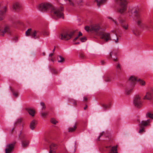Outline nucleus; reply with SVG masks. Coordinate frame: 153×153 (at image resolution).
Listing matches in <instances>:
<instances>
[{
  "label": "nucleus",
  "instance_id": "nucleus-1",
  "mask_svg": "<svg viewBox=\"0 0 153 153\" xmlns=\"http://www.w3.org/2000/svg\"><path fill=\"white\" fill-rule=\"evenodd\" d=\"M38 9L41 11L50 12L52 17L56 19H64L63 7H56L48 3H42L38 6Z\"/></svg>",
  "mask_w": 153,
  "mask_h": 153
},
{
  "label": "nucleus",
  "instance_id": "nucleus-2",
  "mask_svg": "<svg viewBox=\"0 0 153 153\" xmlns=\"http://www.w3.org/2000/svg\"><path fill=\"white\" fill-rule=\"evenodd\" d=\"M131 12L132 15L131 16L134 17V19L137 21L138 25L141 26L142 22L143 20V18L140 15L138 10L136 8H133L131 10Z\"/></svg>",
  "mask_w": 153,
  "mask_h": 153
},
{
  "label": "nucleus",
  "instance_id": "nucleus-3",
  "mask_svg": "<svg viewBox=\"0 0 153 153\" xmlns=\"http://www.w3.org/2000/svg\"><path fill=\"white\" fill-rule=\"evenodd\" d=\"M115 2L119 5L117 11L121 14L123 13L127 10L128 1L126 0H115Z\"/></svg>",
  "mask_w": 153,
  "mask_h": 153
},
{
  "label": "nucleus",
  "instance_id": "nucleus-4",
  "mask_svg": "<svg viewBox=\"0 0 153 153\" xmlns=\"http://www.w3.org/2000/svg\"><path fill=\"white\" fill-rule=\"evenodd\" d=\"M39 32L38 30H32L31 28L28 29L25 32L27 36L30 35L32 38L36 39L39 36Z\"/></svg>",
  "mask_w": 153,
  "mask_h": 153
},
{
  "label": "nucleus",
  "instance_id": "nucleus-5",
  "mask_svg": "<svg viewBox=\"0 0 153 153\" xmlns=\"http://www.w3.org/2000/svg\"><path fill=\"white\" fill-rule=\"evenodd\" d=\"M75 32L74 31L71 32L70 33H63L59 36V38L62 40H68L74 35Z\"/></svg>",
  "mask_w": 153,
  "mask_h": 153
},
{
  "label": "nucleus",
  "instance_id": "nucleus-6",
  "mask_svg": "<svg viewBox=\"0 0 153 153\" xmlns=\"http://www.w3.org/2000/svg\"><path fill=\"white\" fill-rule=\"evenodd\" d=\"M134 105L137 108H140L142 106V103L141 97L139 95H136L134 97L133 100Z\"/></svg>",
  "mask_w": 153,
  "mask_h": 153
},
{
  "label": "nucleus",
  "instance_id": "nucleus-7",
  "mask_svg": "<svg viewBox=\"0 0 153 153\" xmlns=\"http://www.w3.org/2000/svg\"><path fill=\"white\" fill-rule=\"evenodd\" d=\"M143 99L152 100L153 99V88H149L146 91V94L144 97Z\"/></svg>",
  "mask_w": 153,
  "mask_h": 153
},
{
  "label": "nucleus",
  "instance_id": "nucleus-8",
  "mask_svg": "<svg viewBox=\"0 0 153 153\" xmlns=\"http://www.w3.org/2000/svg\"><path fill=\"white\" fill-rule=\"evenodd\" d=\"M99 36L101 39H103L105 42L111 40L110 35L109 33H105L103 31L101 32L99 34Z\"/></svg>",
  "mask_w": 153,
  "mask_h": 153
},
{
  "label": "nucleus",
  "instance_id": "nucleus-9",
  "mask_svg": "<svg viewBox=\"0 0 153 153\" xmlns=\"http://www.w3.org/2000/svg\"><path fill=\"white\" fill-rule=\"evenodd\" d=\"M7 10L6 7H0V21L2 20L5 18Z\"/></svg>",
  "mask_w": 153,
  "mask_h": 153
},
{
  "label": "nucleus",
  "instance_id": "nucleus-10",
  "mask_svg": "<svg viewBox=\"0 0 153 153\" xmlns=\"http://www.w3.org/2000/svg\"><path fill=\"white\" fill-rule=\"evenodd\" d=\"M10 34V31L9 28L7 26H6L2 28L0 25V36H3L6 33Z\"/></svg>",
  "mask_w": 153,
  "mask_h": 153
},
{
  "label": "nucleus",
  "instance_id": "nucleus-11",
  "mask_svg": "<svg viewBox=\"0 0 153 153\" xmlns=\"http://www.w3.org/2000/svg\"><path fill=\"white\" fill-rule=\"evenodd\" d=\"M100 28L99 25H94L91 27V32H95L99 36L100 33L102 31H100Z\"/></svg>",
  "mask_w": 153,
  "mask_h": 153
},
{
  "label": "nucleus",
  "instance_id": "nucleus-12",
  "mask_svg": "<svg viewBox=\"0 0 153 153\" xmlns=\"http://www.w3.org/2000/svg\"><path fill=\"white\" fill-rule=\"evenodd\" d=\"M16 143L8 144L6 146V148L5 149V153H11Z\"/></svg>",
  "mask_w": 153,
  "mask_h": 153
},
{
  "label": "nucleus",
  "instance_id": "nucleus-13",
  "mask_svg": "<svg viewBox=\"0 0 153 153\" xmlns=\"http://www.w3.org/2000/svg\"><path fill=\"white\" fill-rule=\"evenodd\" d=\"M58 145L56 144L52 143L50 146L49 153H56V150L58 148Z\"/></svg>",
  "mask_w": 153,
  "mask_h": 153
},
{
  "label": "nucleus",
  "instance_id": "nucleus-14",
  "mask_svg": "<svg viewBox=\"0 0 153 153\" xmlns=\"http://www.w3.org/2000/svg\"><path fill=\"white\" fill-rule=\"evenodd\" d=\"M128 82L130 83L131 86L134 87L135 86V83L137 80L136 77L133 76H131L128 78Z\"/></svg>",
  "mask_w": 153,
  "mask_h": 153
},
{
  "label": "nucleus",
  "instance_id": "nucleus-15",
  "mask_svg": "<svg viewBox=\"0 0 153 153\" xmlns=\"http://www.w3.org/2000/svg\"><path fill=\"white\" fill-rule=\"evenodd\" d=\"M120 23L121 24L122 27L125 30H127L128 28V25L127 23L125 22V20L123 19H119Z\"/></svg>",
  "mask_w": 153,
  "mask_h": 153
},
{
  "label": "nucleus",
  "instance_id": "nucleus-16",
  "mask_svg": "<svg viewBox=\"0 0 153 153\" xmlns=\"http://www.w3.org/2000/svg\"><path fill=\"white\" fill-rule=\"evenodd\" d=\"M21 6L20 4L18 2H15L12 5V9L15 11H19L20 9Z\"/></svg>",
  "mask_w": 153,
  "mask_h": 153
},
{
  "label": "nucleus",
  "instance_id": "nucleus-17",
  "mask_svg": "<svg viewBox=\"0 0 153 153\" xmlns=\"http://www.w3.org/2000/svg\"><path fill=\"white\" fill-rule=\"evenodd\" d=\"M151 122V120L148 119L146 121H142L139 124L140 127L141 128V127L146 126L150 125L149 124Z\"/></svg>",
  "mask_w": 153,
  "mask_h": 153
},
{
  "label": "nucleus",
  "instance_id": "nucleus-18",
  "mask_svg": "<svg viewBox=\"0 0 153 153\" xmlns=\"http://www.w3.org/2000/svg\"><path fill=\"white\" fill-rule=\"evenodd\" d=\"M111 32L114 33V34L112 35V38L113 40L115 43H117L118 41V38L117 37L116 30H113L111 31Z\"/></svg>",
  "mask_w": 153,
  "mask_h": 153
},
{
  "label": "nucleus",
  "instance_id": "nucleus-19",
  "mask_svg": "<svg viewBox=\"0 0 153 153\" xmlns=\"http://www.w3.org/2000/svg\"><path fill=\"white\" fill-rule=\"evenodd\" d=\"M37 124V121L36 120H33L31 121L30 125V128L32 130H33L35 128Z\"/></svg>",
  "mask_w": 153,
  "mask_h": 153
},
{
  "label": "nucleus",
  "instance_id": "nucleus-20",
  "mask_svg": "<svg viewBox=\"0 0 153 153\" xmlns=\"http://www.w3.org/2000/svg\"><path fill=\"white\" fill-rule=\"evenodd\" d=\"M29 143V140L27 139H24L22 141V147H26L28 146Z\"/></svg>",
  "mask_w": 153,
  "mask_h": 153
},
{
  "label": "nucleus",
  "instance_id": "nucleus-21",
  "mask_svg": "<svg viewBox=\"0 0 153 153\" xmlns=\"http://www.w3.org/2000/svg\"><path fill=\"white\" fill-rule=\"evenodd\" d=\"M107 1V0H95V1L97 2V5L100 7L101 4L105 3Z\"/></svg>",
  "mask_w": 153,
  "mask_h": 153
},
{
  "label": "nucleus",
  "instance_id": "nucleus-22",
  "mask_svg": "<svg viewBox=\"0 0 153 153\" xmlns=\"http://www.w3.org/2000/svg\"><path fill=\"white\" fill-rule=\"evenodd\" d=\"M134 85L133 86H131V88L130 89L126 88L125 89V92L126 94L129 95L131 92L132 90L134 88Z\"/></svg>",
  "mask_w": 153,
  "mask_h": 153
},
{
  "label": "nucleus",
  "instance_id": "nucleus-23",
  "mask_svg": "<svg viewBox=\"0 0 153 153\" xmlns=\"http://www.w3.org/2000/svg\"><path fill=\"white\" fill-rule=\"evenodd\" d=\"M133 33L136 36H138L139 35V32L136 28H134L132 29Z\"/></svg>",
  "mask_w": 153,
  "mask_h": 153
},
{
  "label": "nucleus",
  "instance_id": "nucleus-24",
  "mask_svg": "<svg viewBox=\"0 0 153 153\" xmlns=\"http://www.w3.org/2000/svg\"><path fill=\"white\" fill-rule=\"evenodd\" d=\"M108 153H117V147L115 146L112 147Z\"/></svg>",
  "mask_w": 153,
  "mask_h": 153
},
{
  "label": "nucleus",
  "instance_id": "nucleus-25",
  "mask_svg": "<svg viewBox=\"0 0 153 153\" xmlns=\"http://www.w3.org/2000/svg\"><path fill=\"white\" fill-rule=\"evenodd\" d=\"M76 128V123H75L73 127H70L68 128V131L69 132H73L75 130Z\"/></svg>",
  "mask_w": 153,
  "mask_h": 153
},
{
  "label": "nucleus",
  "instance_id": "nucleus-26",
  "mask_svg": "<svg viewBox=\"0 0 153 153\" xmlns=\"http://www.w3.org/2000/svg\"><path fill=\"white\" fill-rule=\"evenodd\" d=\"M27 111L29 114L32 116H33L34 115L35 111L31 108H29L27 109Z\"/></svg>",
  "mask_w": 153,
  "mask_h": 153
},
{
  "label": "nucleus",
  "instance_id": "nucleus-27",
  "mask_svg": "<svg viewBox=\"0 0 153 153\" xmlns=\"http://www.w3.org/2000/svg\"><path fill=\"white\" fill-rule=\"evenodd\" d=\"M117 71L118 73H120L121 70L120 65L119 63H117L116 66Z\"/></svg>",
  "mask_w": 153,
  "mask_h": 153
},
{
  "label": "nucleus",
  "instance_id": "nucleus-28",
  "mask_svg": "<svg viewBox=\"0 0 153 153\" xmlns=\"http://www.w3.org/2000/svg\"><path fill=\"white\" fill-rule=\"evenodd\" d=\"M11 91L13 93V94L14 97H18L19 95L18 92L17 91H14L11 90Z\"/></svg>",
  "mask_w": 153,
  "mask_h": 153
},
{
  "label": "nucleus",
  "instance_id": "nucleus-29",
  "mask_svg": "<svg viewBox=\"0 0 153 153\" xmlns=\"http://www.w3.org/2000/svg\"><path fill=\"white\" fill-rule=\"evenodd\" d=\"M64 58L62 56H59L58 58V61L59 62H61L64 61Z\"/></svg>",
  "mask_w": 153,
  "mask_h": 153
},
{
  "label": "nucleus",
  "instance_id": "nucleus-30",
  "mask_svg": "<svg viewBox=\"0 0 153 153\" xmlns=\"http://www.w3.org/2000/svg\"><path fill=\"white\" fill-rule=\"evenodd\" d=\"M105 80L106 82H109L111 81V78L108 75H105Z\"/></svg>",
  "mask_w": 153,
  "mask_h": 153
},
{
  "label": "nucleus",
  "instance_id": "nucleus-31",
  "mask_svg": "<svg viewBox=\"0 0 153 153\" xmlns=\"http://www.w3.org/2000/svg\"><path fill=\"white\" fill-rule=\"evenodd\" d=\"M140 84L144 86L145 85V82L142 79H139L138 80Z\"/></svg>",
  "mask_w": 153,
  "mask_h": 153
},
{
  "label": "nucleus",
  "instance_id": "nucleus-32",
  "mask_svg": "<svg viewBox=\"0 0 153 153\" xmlns=\"http://www.w3.org/2000/svg\"><path fill=\"white\" fill-rule=\"evenodd\" d=\"M111 104L110 103L109 104V105H106L104 104H102V106L105 109H106L107 108H109L110 107Z\"/></svg>",
  "mask_w": 153,
  "mask_h": 153
},
{
  "label": "nucleus",
  "instance_id": "nucleus-33",
  "mask_svg": "<svg viewBox=\"0 0 153 153\" xmlns=\"http://www.w3.org/2000/svg\"><path fill=\"white\" fill-rule=\"evenodd\" d=\"M146 117H149L150 118L153 119V114L150 113H147L146 114Z\"/></svg>",
  "mask_w": 153,
  "mask_h": 153
},
{
  "label": "nucleus",
  "instance_id": "nucleus-34",
  "mask_svg": "<svg viewBox=\"0 0 153 153\" xmlns=\"http://www.w3.org/2000/svg\"><path fill=\"white\" fill-rule=\"evenodd\" d=\"M51 70L52 73L53 74H56L58 73L57 71H56L54 68H51Z\"/></svg>",
  "mask_w": 153,
  "mask_h": 153
},
{
  "label": "nucleus",
  "instance_id": "nucleus-35",
  "mask_svg": "<svg viewBox=\"0 0 153 153\" xmlns=\"http://www.w3.org/2000/svg\"><path fill=\"white\" fill-rule=\"evenodd\" d=\"M82 35V33L81 32H79L78 36H77V37H76V38H75V39H74L73 40V41H75L76 40L78 39L79 36H81Z\"/></svg>",
  "mask_w": 153,
  "mask_h": 153
},
{
  "label": "nucleus",
  "instance_id": "nucleus-36",
  "mask_svg": "<svg viewBox=\"0 0 153 153\" xmlns=\"http://www.w3.org/2000/svg\"><path fill=\"white\" fill-rule=\"evenodd\" d=\"M51 123L54 124H56L57 122L53 118H52L51 119Z\"/></svg>",
  "mask_w": 153,
  "mask_h": 153
},
{
  "label": "nucleus",
  "instance_id": "nucleus-37",
  "mask_svg": "<svg viewBox=\"0 0 153 153\" xmlns=\"http://www.w3.org/2000/svg\"><path fill=\"white\" fill-rule=\"evenodd\" d=\"M86 40V38L85 37H83L80 39V40L82 42H85Z\"/></svg>",
  "mask_w": 153,
  "mask_h": 153
},
{
  "label": "nucleus",
  "instance_id": "nucleus-38",
  "mask_svg": "<svg viewBox=\"0 0 153 153\" xmlns=\"http://www.w3.org/2000/svg\"><path fill=\"white\" fill-rule=\"evenodd\" d=\"M140 129L139 131V133H142L143 132L145 131V130H144V128L143 127H141V128L140 127Z\"/></svg>",
  "mask_w": 153,
  "mask_h": 153
},
{
  "label": "nucleus",
  "instance_id": "nucleus-39",
  "mask_svg": "<svg viewBox=\"0 0 153 153\" xmlns=\"http://www.w3.org/2000/svg\"><path fill=\"white\" fill-rule=\"evenodd\" d=\"M114 55V56H115L116 55V53L114 52H111L110 54V57L111 58H112V55Z\"/></svg>",
  "mask_w": 153,
  "mask_h": 153
},
{
  "label": "nucleus",
  "instance_id": "nucleus-40",
  "mask_svg": "<svg viewBox=\"0 0 153 153\" xmlns=\"http://www.w3.org/2000/svg\"><path fill=\"white\" fill-rule=\"evenodd\" d=\"M85 29L88 32L90 31L91 32V27H89L88 26H86L85 27Z\"/></svg>",
  "mask_w": 153,
  "mask_h": 153
},
{
  "label": "nucleus",
  "instance_id": "nucleus-41",
  "mask_svg": "<svg viewBox=\"0 0 153 153\" xmlns=\"http://www.w3.org/2000/svg\"><path fill=\"white\" fill-rule=\"evenodd\" d=\"M48 113L47 112H43L42 113L41 116L44 117H46V116L47 115Z\"/></svg>",
  "mask_w": 153,
  "mask_h": 153
},
{
  "label": "nucleus",
  "instance_id": "nucleus-42",
  "mask_svg": "<svg viewBox=\"0 0 153 153\" xmlns=\"http://www.w3.org/2000/svg\"><path fill=\"white\" fill-rule=\"evenodd\" d=\"M40 105L42 106V110L45 109L46 108V107L44 103L43 102H41L40 103Z\"/></svg>",
  "mask_w": 153,
  "mask_h": 153
},
{
  "label": "nucleus",
  "instance_id": "nucleus-43",
  "mask_svg": "<svg viewBox=\"0 0 153 153\" xmlns=\"http://www.w3.org/2000/svg\"><path fill=\"white\" fill-rule=\"evenodd\" d=\"M66 2L68 1L69 2V3L71 5H73V4L71 2V0H64Z\"/></svg>",
  "mask_w": 153,
  "mask_h": 153
},
{
  "label": "nucleus",
  "instance_id": "nucleus-44",
  "mask_svg": "<svg viewBox=\"0 0 153 153\" xmlns=\"http://www.w3.org/2000/svg\"><path fill=\"white\" fill-rule=\"evenodd\" d=\"M108 18L109 19H112V21L114 23V24L117 25L118 23H117V22L114 19H113L111 17H108Z\"/></svg>",
  "mask_w": 153,
  "mask_h": 153
},
{
  "label": "nucleus",
  "instance_id": "nucleus-45",
  "mask_svg": "<svg viewBox=\"0 0 153 153\" xmlns=\"http://www.w3.org/2000/svg\"><path fill=\"white\" fill-rule=\"evenodd\" d=\"M22 119L21 118L17 120L16 123H20L22 122Z\"/></svg>",
  "mask_w": 153,
  "mask_h": 153
},
{
  "label": "nucleus",
  "instance_id": "nucleus-46",
  "mask_svg": "<svg viewBox=\"0 0 153 153\" xmlns=\"http://www.w3.org/2000/svg\"><path fill=\"white\" fill-rule=\"evenodd\" d=\"M104 132H102V133H101L100 134V136H99V137H98V138H97V140H99L100 139V138L101 137V136H102V134H103V133Z\"/></svg>",
  "mask_w": 153,
  "mask_h": 153
},
{
  "label": "nucleus",
  "instance_id": "nucleus-47",
  "mask_svg": "<svg viewBox=\"0 0 153 153\" xmlns=\"http://www.w3.org/2000/svg\"><path fill=\"white\" fill-rule=\"evenodd\" d=\"M113 60L115 62L117 61V58L116 57V58H113Z\"/></svg>",
  "mask_w": 153,
  "mask_h": 153
},
{
  "label": "nucleus",
  "instance_id": "nucleus-48",
  "mask_svg": "<svg viewBox=\"0 0 153 153\" xmlns=\"http://www.w3.org/2000/svg\"><path fill=\"white\" fill-rule=\"evenodd\" d=\"M101 63L102 65H103L105 64V62L104 61H102L101 62Z\"/></svg>",
  "mask_w": 153,
  "mask_h": 153
},
{
  "label": "nucleus",
  "instance_id": "nucleus-49",
  "mask_svg": "<svg viewBox=\"0 0 153 153\" xmlns=\"http://www.w3.org/2000/svg\"><path fill=\"white\" fill-rule=\"evenodd\" d=\"M83 99H84L83 101H86L87 100V98L85 97H83Z\"/></svg>",
  "mask_w": 153,
  "mask_h": 153
},
{
  "label": "nucleus",
  "instance_id": "nucleus-50",
  "mask_svg": "<svg viewBox=\"0 0 153 153\" xmlns=\"http://www.w3.org/2000/svg\"><path fill=\"white\" fill-rule=\"evenodd\" d=\"M87 108V105H85V106L84 108V110L86 109Z\"/></svg>",
  "mask_w": 153,
  "mask_h": 153
},
{
  "label": "nucleus",
  "instance_id": "nucleus-51",
  "mask_svg": "<svg viewBox=\"0 0 153 153\" xmlns=\"http://www.w3.org/2000/svg\"><path fill=\"white\" fill-rule=\"evenodd\" d=\"M53 55V53H51V54H50L49 55V56H50V57H52V56Z\"/></svg>",
  "mask_w": 153,
  "mask_h": 153
},
{
  "label": "nucleus",
  "instance_id": "nucleus-52",
  "mask_svg": "<svg viewBox=\"0 0 153 153\" xmlns=\"http://www.w3.org/2000/svg\"><path fill=\"white\" fill-rule=\"evenodd\" d=\"M55 46H54V48L53 49V51H52L53 53L54 52V51H55Z\"/></svg>",
  "mask_w": 153,
  "mask_h": 153
},
{
  "label": "nucleus",
  "instance_id": "nucleus-53",
  "mask_svg": "<svg viewBox=\"0 0 153 153\" xmlns=\"http://www.w3.org/2000/svg\"><path fill=\"white\" fill-rule=\"evenodd\" d=\"M79 42H76L74 43L75 44H76V45H77V44H79Z\"/></svg>",
  "mask_w": 153,
  "mask_h": 153
},
{
  "label": "nucleus",
  "instance_id": "nucleus-54",
  "mask_svg": "<svg viewBox=\"0 0 153 153\" xmlns=\"http://www.w3.org/2000/svg\"><path fill=\"white\" fill-rule=\"evenodd\" d=\"M44 34L46 35H48V33H44Z\"/></svg>",
  "mask_w": 153,
  "mask_h": 153
},
{
  "label": "nucleus",
  "instance_id": "nucleus-55",
  "mask_svg": "<svg viewBox=\"0 0 153 153\" xmlns=\"http://www.w3.org/2000/svg\"><path fill=\"white\" fill-rule=\"evenodd\" d=\"M74 103L75 104H76V101L75 100H74Z\"/></svg>",
  "mask_w": 153,
  "mask_h": 153
},
{
  "label": "nucleus",
  "instance_id": "nucleus-56",
  "mask_svg": "<svg viewBox=\"0 0 153 153\" xmlns=\"http://www.w3.org/2000/svg\"><path fill=\"white\" fill-rule=\"evenodd\" d=\"M110 146H106V148H110Z\"/></svg>",
  "mask_w": 153,
  "mask_h": 153
},
{
  "label": "nucleus",
  "instance_id": "nucleus-57",
  "mask_svg": "<svg viewBox=\"0 0 153 153\" xmlns=\"http://www.w3.org/2000/svg\"><path fill=\"white\" fill-rule=\"evenodd\" d=\"M51 61L52 62H53V60L52 59H51Z\"/></svg>",
  "mask_w": 153,
  "mask_h": 153
},
{
  "label": "nucleus",
  "instance_id": "nucleus-58",
  "mask_svg": "<svg viewBox=\"0 0 153 153\" xmlns=\"http://www.w3.org/2000/svg\"><path fill=\"white\" fill-rule=\"evenodd\" d=\"M17 38H16V37H15V40H17Z\"/></svg>",
  "mask_w": 153,
  "mask_h": 153
}]
</instances>
